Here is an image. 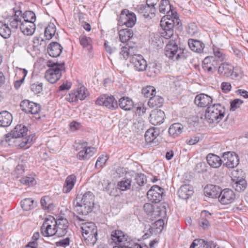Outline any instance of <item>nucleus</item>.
<instances>
[{
	"label": "nucleus",
	"mask_w": 248,
	"mask_h": 248,
	"mask_svg": "<svg viewBox=\"0 0 248 248\" xmlns=\"http://www.w3.org/2000/svg\"><path fill=\"white\" fill-rule=\"evenodd\" d=\"M184 127L179 123H174L170 126L168 132L170 136L176 138L180 136L184 131Z\"/></svg>",
	"instance_id": "cd10ccee"
},
{
	"label": "nucleus",
	"mask_w": 248,
	"mask_h": 248,
	"mask_svg": "<svg viewBox=\"0 0 248 248\" xmlns=\"http://www.w3.org/2000/svg\"><path fill=\"white\" fill-rule=\"evenodd\" d=\"M31 90L35 94L40 93L43 90V83L36 82L31 84Z\"/></svg>",
	"instance_id": "052dcab7"
},
{
	"label": "nucleus",
	"mask_w": 248,
	"mask_h": 248,
	"mask_svg": "<svg viewBox=\"0 0 248 248\" xmlns=\"http://www.w3.org/2000/svg\"><path fill=\"white\" fill-rule=\"evenodd\" d=\"M176 13L174 11V15L173 16L171 14H166L167 15L164 16L162 18L164 20V23L165 24L170 26V25H172V27L174 28L175 24V20L177 22V25L179 23V19L177 17L176 15Z\"/></svg>",
	"instance_id": "79ce46f5"
},
{
	"label": "nucleus",
	"mask_w": 248,
	"mask_h": 248,
	"mask_svg": "<svg viewBox=\"0 0 248 248\" xmlns=\"http://www.w3.org/2000/svg\"><path fill=\"white\" fill-rule=\"evenodd\" d=\"M105 191L111 196L116 197L118 195V188L115 184L108 182L107 186L105 187Z\"/></svg>",
	"instance_id": "8fccbe9b"
},
{
	"label": "nucleus",
	"mask_w": 248,
	"mask_h": 248,
	"mask_svg": "<svg viewBox=\"0 0 248 248\" xmlns=\"http://www.w3.org/2000/svg\"><path fill=\"white\" fill-rule=\"evenodd\" d=\"M25 168L22 164H18L15 168L14 175L16 177H19L24 172Z\"/></svg>",
	"instance_id": "69168bd1"
},
{
	"label": "nucleus",
	"mask_w": 248,
	"mask_h": 248,
	"mask_svg": "<svg viewBox=\"0 0 248 248\" xmlns=\"http://www.w3.org/2000/svg\"><path fill=\"white\" fill-rule=\"evenodd\" d=\"M205 195L212 198H218L221 191L218 186L209 185H207L204 188Z\"/></svg>",
	"instance_id": "c85d7f7f"
},
{
	"label": "nucleus",
	"mask_w": 248,
	"mask_h": 248,
	"mask_svg": "<svg viewBox=\"0 0 248 248\" xmlns=\"http://www.w3.org/2000/svg\"><path fill=\"white\" fill-rule=\"evenodd\" d=\"M188 44L189 48L193 52L198 53L203 52L205 45L202 41L190 38L188 39Z\"/></svg>",
	"instance_id": "393cba45"
},
{
	"label": "nucleus",
	"mask_w": 248,
	"mask_h": 248,
	"mask_svg": "<svg viewBox=\"0 0 248 248\" xmlns=\"http://www.w3.org/2000/svg\"><path fill=\"white\" fill-rule=\"evenodd\" d=\"M65 99L69 102H74L78 101L77 94L76 91L70 92L65 97Z\"/></svg>",
	"instance_id": "338daca9"
},
{
	"label": "nucleus",
	"mask_w": 248,
	"mask_h": 248,
	"mask_svg": "<svg viewBox=\"0 0 248 248\" xmlns=\"http://www.w3.org/2000/svg\"><path fill=\"white\" fill-rule=\"evenodd\" d=\"M20 182L28 186H33L36 184V181L33 177L26 176L22 177L20 180Z\"/></svg>",
	"instance_id": "6e6d98bb"
},
{
	"label": "nucleus",
	"mask_w": 248,
	"mask_h": 248,
	"mask_svg": "<svg viewBox=\"0 0 248 248\" xmlns=\"http://www.w3.org/2000/svg\"><path fill=\"white\" fill-rule=\"evenodd\" d=\"M47 65L50 68L46 71L45 77L49 82L53 84L61 78L64 64H58L57 63L48 62Z\"/></svg>",
	"instance_id": "6e6552de"
},
{
	"label": "nucleus",
	"mask_w": 248,
	"mask_h": 248,
	"mask_svg": "<svg viewBox=\"0 0 248 248\" xmlns=\"http://www.w3.org/2000/svg\"><path fill=\"white\" fill-rule=\"evenodd\" d=\"M203 214H204V215L206 218H204L203 217H202L199 220V224L203 228L205 229L208 227L209 225V221L208 219L210 217L211 215L206 211H204L202 212V216Z\"/></svg>",
	"instance_id": "5fc2aeb1"
},
{
	"label": "nucleus",
	"mask_w": 248,
	"mask_h": 248,
	"mask_svg": "<svg viewBox=\"0 0 248 248\" xmlns=\"http://www.w3.org/2000/svg\"><path fill=\"white\" fill-rule=\"evenodd\" d=\"M21 206L24 210H32L34 207V200L31 198H25L21 202Z\"/></svg>",
	"instance_id": "de8ad7c7"
},
{
	"label": "nucleus",
	"mask_w": 248,
	"mask_h": 248,
	"mask_svg": "<svg viewBox=\"0 0 248 248\" xmlns=\"http://www.w3.org/2000/svg\"><path fill=\"white\" fill-rule=\"evenodd\" d=\"M70 238L68 237H67L65 238L62 239L59 241L56 242L55 243V245L57 247H61L63 248H65L70 245Z\"/></svg>",
	"instance_id": "e2e57ef3"
},
{
	"label": "nucleus",
	"mask_w": 248,
	"mask_h": 248,
	"mask_svg": "<svg viewBox=\"0 0 248 248\" xmlns=\"http://www.w3.org/2000/svg\"><path fill=\"white\" fill-rule=\"evenodd\" d=\"M111 236L112 240L116 243L123 242L125 239L124 232L120 230L113 231Z\"/></svg>",
	"instance_id": "09e8293b"
},
{
	"label": "nucleus",
	"mask_w": 248,
	"mask_h": 248,
	"mask_svg": "<svg viewBox=\"0 0 248 248\" xmlns=\"http://www.w3.org/2000/svg\"><path fill=\"white\" fill-rule=\"evenodd\" d=\"M20 107L25 112L36 115H38L41 108L40 104L28 100L22 101L20 103Z\"/></svg>",
	"instance_id": "2eb2a0df"
},
{
	"label": "nucleus",
	"mask_w": 248,
	"mask_h": 248,
	"mask_svg": "<svg viewBox=\"0 0 248 248\" xmlns=\"http://www.w3.org/2000/svg\"><path fill=\"white\" fill-rule=\"evenodd\" d=\"M119 105L125 110H129L133 107V102L128 97H123L119 99Z\"/></svg>",
	"instance_id": "e433bc0d"
},
{
	"label": "nucleus",
	"mask_w": 248,
	"mask_h": 248,
	"mask_svg": "<svg viewBox=\"0 0 248 248\" xmlns=\"http://www.w3.org/2000/svg\"><path fill=\"white\" fill-rule=\"evenodd\" d=\"M214 54L215 55L214 58L217 61L222 62L225 60L226 55L218 48H214Z\"/></svg>",
	"instance_id": "bf43d9fd"
},
{
	"label": "nucleus",
	"mask_w": 248,
	"mask_h": 248,
	"mask_svg": "<svg viewBox=\"0 0 248 248\" xmlns=\"http://www.w3.org/2000/svg\"><path fill=\"white\" fill-rule=\"evenodd\" d=\"M243 103V101L240 99H235L231 102V110L234 111L239 108Z\"/></svg>",
	"instance_id": "0e129e2a"
},
{
	"label": "nucleus",
	"mask_w": 248,
	"mask_h": 248,
	"mask_svg": "<svg viewBox=\"0 0 248 248\" xmlns=\"http://www.w3.org/2000/svg\"><path fill=\"white\" fill-rule=\"evenodd\" d=\"M63 47L61 45L56 42H53L50 43L47 47V52L52 57H57L61 54Z\"/></svg>",
	"instance_id": "bb28decb"
},
{
	"label": "nucleus",
	"mask_w": 248,
	"mask_h": 248,
	"mask_svg": "<svg viewBox=\"0 0 248 248\" xmlns=\"http://www.w3.org/2000/svg\"><path fill=\"white\" fill-rule=\"evenodd\" d=\"M164 102V99L160 96L155 95L150 97L148 104L150 108H160L162 107Z\"/></svg>",
	"instance_id": "4c0bfd02"
},
{
	"label": "nucleus",
	"mask_w": 248,
	"mask_h": 248,
	"mask_svg": "<svg viewBox=\"0 0 248 248\" xmlns=\"http://www.w3.org/2000/svg\"><path fill=\"white\" fill-rule=\"evenodd\" d=\"M159 134V130L157 128H151L148 129L145 134V140L147 143L154 141Z\"/></svg>",
	"instance_id": "72a5a7b5"
},
{
	"label": "nucleus",
	"mask_w": 248,
	"mask_h": 248,
	"mask_svg": "<svg viewBox=\"0 0 248 248\" xmlns=\"http://www.w3.org/2000/svg\"><path fill=\"white\" fill-rule=\"evenodd\" d=\"M159 32L161 36L166 39H170L165 47V54L170 60L173 61L186 59V50L178 46L179 39L177 35H174L173 27L165 24L163 18L160 21Z\"/></svg>",
	"instance_id": "f257e3e1"
},
{
	"label": "nucleus",
	"mask_w": 248,
	"mask_h": 248,
	"mask_svg": "<svg viewBox=\"0 0 248 248\" xmlns=\"http://www.w3.org/2000/svg\"><path fill=\"white\" fill-rule=\"evenodd\" d=\"M13 121L12 115L7 111L0 112V126L8 127Z\"/></svg>",
	"instance_id": "2f4dec72"
},
{
	"label": "nucleus",
	"mask_w": 248,
	"mask_h": 248,
	"mask_svg": "<svg viewBox=\"0 0 248 248\" xmlns=\"http://www.w3.org/2000/svg\"><path fill=\"white\" fill-rule=\"evenodd\" d=\"M21 20L24 22H33L36 20L35 13L31 11H27L23 14H21Z\"/></svg>",
	"instance_id": "49530a36"
},
{
	"label": "nucleus",
	"mask_w": 248,
	"mask_h": 248,
	"mask_svg": "<svg viewBox=\"0 0 248 248\" xmlns=\"http://www.w3.org/2000/svg\"><path fill=\"white\" fill-rule=\"evenodd\" d=\"M208 164L212 168H218L223 163V158L213 154H209L206 156Z\"/></svg>",
	"instance_id": "7c9ffc66"
},
{
	"label": "nucleus",
	"mask_w": 248,
	"mask_h": 248,
	"mask_svg": "<svg viewBox=\"0 0 248 248\" xmlns=\"http://www.w3.org/2000/svg\"><path fill=\"white\" fill-rule=\"evenodd\" d=\"M56 236L62 237L64 236L67 232L68 227V222L66 218L60 217L56 219Z\"/></svg>",
	"instance_id": "f3484780"
},
{
	"label": "nucleus",
	"mask_w": 248,
	"mask_h": 248,
	"mask_svg": "<svg viewBox=\"0 0 248 248\" xmlns=\"http://www.w3.org/2000/svg\"><path fill=\"white\" fill-rule=\"evenodd\" d=\"M76 94H77L78 100H84L88 95V91L84 86H82L78 89L76 91Z\"/></svg>",
	"instance_id": "864d4df0"
},
{
	"label": "nucleus",
	"mask_w": 248,
	"mask_h": 248,
	"mask_svg": "<svg viewBox=\"0 0 248 248\" xmlns=\"http://www.w3.org/2000/svg\"><path fill=\"white\" fill-rule=\"evenodd\" d=\"M108 159V157L107 156L102 155L99 156L96 161L95 167L96 168H102L105 165Z\"/></svg>",
	"instance_id": "680f3d73"
},
{
	"label": "nucleus",
	"mask_w": 248,
	"mask_h": 248,
	"mask_svg": "<svg viewBox=\"0 0 248 248\" xmlns=\"http://www.w3.org/2000/svg\"><path fill=\"white\" fill-rule=\"evenodd\" d=\"M187 32L190 35H194L198 32V29L195 22L188 23L187 27Z\"/></svg>",
	"instance_id": "4d7b16f0"
},
{
	"label": "nucleus",
	"mask_w": 248,
	"mask_h": 248,
	"mask_svg": "<svg viewBox=\"0 0 248 248\" xmlns=\"http://www.w3.org/2000/svg\"><path fill=\"white\" fill-rule=\"evenodd\" d=\"M159 11L163 14H171L173 16L174 10L169 0H161L159 4Z\"/></svg>",
	"instance_id": "473e14b6"
},
{
	"label": "nucleus",
	"mask_w": 248,
	"mask_h": 248,
	"mask_svg": "<svg viewBox=\"0 0 248 248\" xmlns=\"http://www.w3.org/2000/svg\"><path fill=\"white\" fill-rule=\"evenodd\" d=\"M217 65V60L213 56L207 57L202 61V68L209 73H213Z\"/></svg>",
	"instance_id": "6ab92c4d"
},
{
	"label": "nucleus",
	"mask_w": 248,
	"mask_h": 248,
	"mask_svg": "<svg viewBox=\"0 0 248 248\" xmlns=\"http://www.w3.org/2000/svg\"><path fill=\"white\" fill-rule=\"evenodd\" d=\"M137 9L139 13L143 14L146 17L149 16L150 14L155 15V12L156 11L155 7H152L147 3L138 5Z\"/></svg>",
	"instance_id": "c9c22d12"
},
{
	"label": "nucleus",
	"mask_w": 248,
	"mask_h": 248,
	"mask_svg": "<svg viewBox=\"0 0 248 248\" xmlns=\"http://www.w3.org/2000/svg\"><path fill=\"white\" fill-rule=\"evenodd\" d=\"M28 128L24 125H16L10 133L5 135L1 140L2 144L13 145L17 148H28L33 141L34 136L30 135L26 136Z\"/></svg>",
	"instance_id": "f03ea898"
},
{
	"label": "nucleus",
	"mask_w": 248,
	"mask_h": 248,
	"mask_svg": "<svg viewBox=\"0 0 248 248\" xmlns=\"http://www.w3.org/2000/svg\"><path fill=\"white\" fill-rule=\"evenodd\" d=\"M235 199V194L234 191L230 188H225L221 190L218 196V201L224 205L232 203Z\"/></svg>",
	"instance_id": "dca6fc26"
},
{
	"label": "nucleus",
	"mask_w": 248,
	"mask_h": 248,
	"mask_svg": "<svg viewBox=\"0 0 248 248\" xmlns=\"http://www.w3.org/2000/svg\"><path fill=\"white\" fill-rule=\"evenodd\" d=\"M132 178H125L124 180L118 182L117 186L119 187V189L122 191H125L130 189H131L132 190Z\"/></svg>",
	"instance_id": "c03bdc74"
},
{
	"label": "nucleus",
	"mask_w": 248,
	"mask_h": 248,
	"mask_svg": "<svg viewBox=\"0 0 248 248\" xmlns=\"http://www.w3.org/2000/svg\"><path fill=\"white\" fill-rule=\"evenodd\" d=\"M96 104L104 106L111 109H115L118 107L117 101L114 97L107 94H103L99 96L96 101Z\"/></svg>",
	"instance_id": "ddd939ff"
},
{
	"label": "nucleus",
	"mask_w": 248,
	"mask_h": 248,
	"mask_svg": "<svg viewBox=\"0 0 248 248\" xmlns=\"http://www.w3.org/2000/svg\"><path fill=\"white\" fill-rule=\"evenodd\" d=\"M136 17L133 12H129L127 9L122 11L118 19V25H125L126 27L131 28L136 23Z\"/></svg>",
	"instance_id": "9d476101"
},
{
	"label": "nucleus",
	"mask_w": 248,
	"mask_h": 248,
	"mask_svg": "<svg viewBox=\"0 0 248 248\" xmlns=\"http://www.w3.org/2000/svg\"><path fill=\"white\" fill-rule=\"evenodd\" d=\"M56 219L51 216L45 219V220L41 227V232L45 237H49L56 235Z\"/></svg>",
	"instance_id": "1a4fd4ad"
},
{
	"label": "nucleus",
	"mask_w": 248,
	"mask_h": 248,
	"mask_svg": "<svg viewBox=\"0 0 248 248\" xmlns=\"http://www.w3.org/2000/svg\"><path fill=\"white\" fill-rule=\"evenodd\" d=\"M137 49L136 46H131L127 44L125 46H122L120 55L122 58L127 60L129 56L132 57L133 55H135L137 52Z\"/></svg>",
	"instance_id": "a878e982"
},
{
	"label": "nucleus",
	"mask_w": 248,
	"mask_h": 248,
	"mask_svg": "<svg viewBox=\"0 0 248 248\" xmlns=\"http://www.w3.org/2000/svg\"><path fill=\"white\" fill-rule=\"evenodd\" d=\"M5 19L6 18L4 23L0 21V35L4 38H8L11 34V31L8 25L9 22L6 21Z\"/></svg>",
	"instance_id": "ea45409f"
},
{
	"label": "nucleus",
	"mask_w": 248,
	"mask_h": 248,
	"mask_svg": "<svg viewBox=\"0 0 248 248\" xmlns=\"http://www.w3.org/2000/svg\"><path fill=\"white\" fill-rule=\"evenodd\" d=\"M213 99L211 96L205 94L200 93L197 94L195 98L194 103L199 107L205 108L210 107L212 103Z\"/></svg>",
	"instance_id": "aec40b11"
},
{
	"label": "nucleus",
	"mask_w": 248,
	"mask_h": 248,
	"mask_svg": "<svg viewBox=\"0 0 248 248\" xmlns=\"http://www.w3.org/2000/svg\"><path fill=\"white\" fill-rule=\"evenodd\" d=\"M81 229L84 243L87 246H93L97 240V229L95 224L92 222L83 223Z\"/></svg>",
	"instance_id": "39448f33"
},
{
	"label": "nucleus",
	"mask_w": 248,
	"mask_h": 248,
	"mask_svg": "<svg viewBox=\"0 0 248 248\" xmlns=\"http://www.w3.org/2000/svg\"><path fill=\"white\" fill-rule=\"evenodd\" d=\"M146 176L141 173H135L132 180V190H139V187L146 183Z\"/></svg>",
	"instance_id": "4be33fe9"
},
{
	"label": "nucleus",
	"mask_w": 248,
	"mask_h": 248,
	"mask_svg": "<svg viewBox=\"0 0 248 248\" xmlns=\"http://www.w3.org/2000/svg\"><path fill=\"white\" fill-rule=\"evenodd\" d=\"M79 43L83 48L89 52L93 48L92 40L90 37L85 35H81L79 36Z\"/></svg>",
	"instance_id": "58836bf2"
},
{
	"label": "nucleus",
	"mask_w": 248,
	"mask_h": 248,
	"mask_svg": "<svg viewBox=\"0 0 248 248\" xmlns=\"http://www.w3.org/2000/svg\"><path fill=\"white\" fill-rule=\"evenodd\" d=\"M56 31L55 25L52 23H50L45 29V36L46 39L48 40L51 39L55 35Z\"/></svg>",
	"instance_id": "a18cd8bd"
},
{
	"label": "nucleus",
	"mask_w": 248,
	"mask_h": 248,
	"mask_svg": "<svg viewBox=\"0 0 248 248\" xmlns=\"http://www.w3.org/2000/svg\"><path fill=\"white\" fill-rule=\"evenodd\" d=\"M232 187L239 192L244 191L247 188V181L243 178L237 180L236 182L232 184Z\"/></svg>",
	"instance_id": "37998d69"
},
{
	"label": "nucleus",
	"mask_w": 248,
	"mask_h": 248,
	"mask_svg": "<svg viewBox=\"0 0 248 248\" xmlns=\"http://www.w3.org/2000/svg\"><path fill=\"white\" fill-rule=\"evenodd\" d=\"M164 189L157 185H154L151 187L147 192V195L149 201L154 203L160 202L163 196Z\"/></svg>",
	"instance_id": "4468645a"
},
{
	"label": "nucleus",
	"mask_w": 248,
	"mask_h": 248,
	"mask_svg": "<svg viewBox=\"0 0 248 248\" xmlns=\"http://www.w3.org/2000/svg\"><path fill=\"white\" fill-rule=\"evenodd\" d=\"M79 144L82 149L77 154L78 159L80 160H88L94 155L96 151L95 148L93 147H88L87 142L80 141Z\"/></svg>",
	"instance_id": "9b49d317"
},
{
	"label": "nucleus",
	"mask_w": 248,
	"mask_h": 248,
	"mask_svg": "<svg viewBox=\"0 0 248 248\" xmlns=\"http://www.w3.org/2000/svg\"><path fill=\"white\" fill-rule=\"evenodd\" d=\"M193 187L189 185H182L178 190V195L180 199L187 200L193 194Z\"/></svg>",
	"instance_id": "5701e85b"
},
{
	"label": "nucleus",
	"mask_w": 248,
	"mask_h": 248,
	"mask_svg": "<svg viewBox=\"0 0 248 248\" xmlns=\"http://www.w3.org/2000/svg\"><path fill=\"white\" fill-rule=\"evenodd\" d=\"M76 207H79L82 215H86L91 213L94 207V195L91 191L85 192L83 195H78L76 198Z\"/></svg>",
	"instance_id": "20e7f679"
},
{
	"label": "nucleus",
	"mask_w": 248,
	"mask_h": 248,
	"mask_svg": "<svg viewBox=\"0 0 248 248\" xmlns=\"http://www.w3.org/2000/svg\"><path fill=\"white\" fill-rule=\"evenodd\" d=\"M130 62L134 66L135 69L138 71H143L147 67L146 61L141 55L136 53L131 58Z\"/></svg>",
	"instance_id": "a211bd4d"
},
{
	"label": "nucleus",
	"mask_w": 248,
	"mask_h": 248,
	"mask_svg": "<svg viewBox=\"0 0 248 248\" xmlns=\"http://www.w3.org/2000/svg\"><path fill=\"white\" fill-rule=\"evenodd\" d=\"M77 182V177L74 174H71L68 176L65 181L62 188V191L64 193L70 192L73 188Z\"/></svg>",
	"instance_id": "c756f323"
},
{
	"label": "nucleus",
	"mask_w": 248,
	"mask_h": 248,
	"mask_svg": "<svg viewBox=\"0 0 248 248\" xmlns=\"http://www.w3.org/2000/svg\"><path fill=\"white\" fill-rule=\"evenodd\" d=\"M133 35V31L130 29H124L119 31L120 39L122 43L127 42Z\"/></svg>",
	"instance_id": "a19ab883"
},
{
	"label": "nucleus",
	"mask_w": 248,
	"mask_h": 248,
	"mask_svg": "<svg viewBox=\"0 0 248 248\" xmlns=\"http://www.w3.org/2000/svg\"><path fill=\"white\" fill-rule=\"evenodd\" d=\"M19 70L20 72H22L23 77L20 79H17L15 81L14 87L16 89H18L21 87L28 73V71L26 69L19 68Z\"/></svg>",
	"instance_id": "603ef678"
},
{
	"label": "nucleus",
	"mask_w": 248,
	"mask_h": 248,
	"mask_svg": "<svg viewBox=\"0 0 248 248\" xmlns=\"http://www.w3.org/2000/svg\"><path fill=\"white\" fill-rule=\"evenodd\" d=\"M48 199V197H44L41 198L40 202L43 209L45 210H52L54 208V204L52 203H47L46 199Z\"/></svg>",
	"instance_id": "13d9d810"
},
{
	"label": "nucleus",
	"mask_w": 248,
	"mask_h": 248,
	"mask_svg": "<svg viewBox=\"0 0 248 248\" xmlns=\"http://www.w3.org/2000/svg\"><path fill=\"white\" fill-rule=\"evenodd\" d=\"M142 93L144 96L147 98L151 97L156 93V91L155 87L151 86H148L143 88L142 89Z\"/></svg>",
	"instance_id": "3c124183"
},
{
	"label": "nucleus",
	"mask_w": 248,
	"mask_h": 248,
	"mask_svg": "<svg viewBox=\"0 0 248 248\" xmlns=\"http://www.w3.org/2000/svg\"><path fill=\"white\" fill-rule=\"evenodd\" d=\"M153 226L155 229L159 230L161 232L164 228V221L163 219H158L154 223Z\"/></svg>",
	"instance_id": "774afa93"
},
{
	"label": "nucleus",
	"mask_w": 248,
	"mask_h": 248,
	"mask_svg": "<svg viewBox=\"0 0 248 248\" xmlns=\"http://www.w3.org/2000/svg\"><path fill=\"white\" fill-rule=\"evenodd\" d=\"M222 158H223V165L228 168H234L239 164V156L234 152H225L223 154Z\"/></svg>",
	"instance_id": "f8f14e48"
},
{
	"label": "nucleus",
	"mask_w": 248,
	"mask_h": 248,
	"mask_svg": "<svg viewBox=\"0 0 248 248\" xmlns=\"http://www.w3.org/2000/svg\"><path fill=\"white\" fill-rule=\"evenodd\" d=\"M218 72L221 76L231 77L233 79H241L244 76V72L240 66L234 67L231 64L222 63L218 67Z\"/></svg>",
	"instance_id": "0eeeda50"
},
{
	"label": "nucleus",
	"mask_w": 248,
	"mask_h": 248,
	"mask_svg": "<svg viewBox=\"0 0 248 248\" xmlns=\"http://www.w3.org/2000/svg\"><path fill=\"white\" fill-rule=\"evenodd\" d=\"M225 108L220 104H214L208 107L206 110L205 118L209 123H214L215 121L219 122L224 117Z\"/></svg>",
	"instance_id": "423d86ee"
},
{
	"label": "nucleus",
	"mask_w": 248,
	"mask_h": 248,
	"mask_svg": "<svg viewBox=\"0 0 248 248\" xmlns=\"http://www.w3.org/2000/svg\"><path fill=\"white\" fill-rule=\"evenodd\" d=\"M165 113L160 109L155 110L150 114V123L154 125L160 124L164 121Z\"/></svg>",
	"instance_id": "412c9836"
},
{
	"label": "nucleus",
	"mask_w": 248,
	"mask_h": 248,
	"mask_svg": "<svg viewBox=\"0 0 248 248\" xmlns=\"http://www.w3.org/2000/svg\"><path fill=\"white\" fill-rule=\"evenodd\" d=\"M161 68L159 64L155 62H150L147 70V76L149 77H155L160 73Z\"/></svg>",
	"instance_id": "f704fd0d"
},
{
	"label": "nucleus",
	"mask_w": 248,
	"mask_h": 248,
	"mask_svg": "<svg viewBox=\"0 0 248 248\" xmlns=\"http://www.w3.org/2000/svg\"><path fill=\"white\" fill-rule=\"evenodd\" d=\"M216 244L212 241H206L203 239H197L194 240L190 248H215Z\"/></svg>",
	"instance_id": "b1692460"
},
{
	"label": "nucleus",
	"mask_w": 248,
	"mask_h": 248,
	"mask_svg": "<svg viewBox=\"0 0 248 248\" xmlns=\"http://www.w3.org/2000/svg\"><path fill=\"white\" fill-rule=\"evenodd\" d=\"M14 15L6 17V21L9 22L11 28L17 29L19 26L22 32L28 36L32 35L35 30L36 26L33 22H24L21 20V11L14 8Z\"/></svg>",
	"instance_id": "7ed1b4c3"
}]
</instances>
